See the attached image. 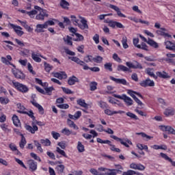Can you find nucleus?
<instances>
[{"instance_id":"55","label":"nucleus","mask_w":175,"mask_h":175,"mask_svg":"<svg viewBox=\"0 0 175 175\" xmlns=\"http://www.w3.org/2000/svg\"><path fill=\"white\" fill-rule=\"evenodd\" d=\"M113 64L111 63H106L104 65L105 69H107V70H109V72H113Z\"/></svg>"},{"instance_id":"59","label":"nucleus","mask_w":175,"mask_h":175,"mask_svg":"<svg viewBox=\"0 0 175 175\" xmlns=\"http://www.w3.org/2000/svg\"><path fill=\"white\" fill-rule=\"evenodd\" d=\"M64 42L69 44L70 46H72L73 42H72V37L67 36L66 38H64Z\"/></svg>"},{"instance_id":"29","label":"nucleus","mask_w":175,"mask_h":175,"mask_svg":"<svg viewBox=\"0 0 175 175\" xmlns=\"http://www.w3.org/2000/svg\"><path fill=\"white\" fill-rule=\"evenodd\" d=\"M156 75L157 76H158V77H160L161 79H169V77H170V76H169V75H167V73L165 71L157 72Z\"/></svg>"},{"instance_id":"18","label":"nucleus","mask_w":175,"mask_h":175,"mask_svg":"<svg viewBox=\"0 0 175 175\" xmlns=\"http://www.w3.org/2000/svg\"><path fill=\"white\" fill-rule=\"evenodd\" d=\"M28 165L32 172H35L38 169V164L33 160H29Z\"/></svg>"},{"instance_id":"56","label":"nucleus","mask_w":175,"mask_h":175,"mask_svg":"<svg viewBox=\"0 0 175 175\" xmlns=\"http://www.w3.org/2000/svg\"><path fill=\"white\" fill-rule=\"evenodd\" d=\"M55 21H57L56 19H53L52 21L51 20H49V21H47L44 23L45 25L46 26V28H48L49 25H55Z\"/></svg>"},{"instance_id":"61","label":"nucleus","mask_w":175,"mask_h":175,"mask_svg":"<svg viewBox=\"0 0 175 175\" xmlns=\"http://www.w3.org/2000/svg\"><path fill=\"white\" fill-rule=\"evenodd\" d=\"M94 62H96V64H100L102 61H103V57L100 56H96V57H93Z\"/></svg>"},{"instance_id":"7","label":"nucleus","mask_w":175,"mask_h":175,"mask_svg":"<svg viewBox=\"0 0 175 175\" xmlns=\"http://www.w3.org/2000/svg\"><path fill=\"white\" fill-rule=\"evenodd\" d=\"M105 23H107L111 28H116V27H117V28H124L123 25L120 22L106 20Z\"/></svg>"},{"instance_id":"64","label":"nucleus","mask_w":175,"mask_h":175,"mask_svg":"<svg viewBox=\"0 0 175 175\" xmlns=\"http://www.w3.org/2000/svg\"><path fill=\"white\" fill-rule=\"evenodd\" d=\"M136 173V172L133 171V170H128L127 172H123V175H133Z\"/></svg>"},{"instance_id":"33","label":"nucleus","mask_w":175,"mask_h":175,"mask_svg":"<svg viewBox=\"0 0 175 175\" xmlns=\"http://www.w3.org/2000/svg\"><path fill=\"white\" fill-rule=\"evenodd\" d=\"M67 124L70 128H73V129H76L77 131L79 129V126L75 124V122L72 121L70 119L67 120Z\"/></svg>"},{"instance_id":"9","label":"nucleus","mask_w":175,"mask_h":175,"mask_svg":"<svg viewBox=\"0 0 175 175\" xmlns=\"http://www.w3.org/2000/svg\"><path fill=\"white\" fill-rule=\"evenodd\" d=\"M10 26L14 30V32H16V35L18 36H23L24 35V31H23V27L20 26H17L13 24H10Z\"/></svg>"},{"instance_id":"14","label":"nucleus","mask_w":175,"mask_h":175,"mask_svg":"<svg viewBox=\"0 0 175 175\" xmlns=\"http://www.w3.org/2000/svg\"><path fill=\"white\" fill-rule=\"evenodd\" d=\"M165 31H166V29L162 27L160 29V30H157L156 33H157V35H160L161 36H164V38L167 39L172 38V36L167 33H165Z\"/></svg>"},{"instance_id":"6","label":"nucleus","mask_w":175,"mask_h":175,"mask_svg":"<svg viewBox=\"0 0 175 175\" xmlns=\"http://www.w3.org/2000/svg\"><path fill=\"white\" fill-rule=\"evenodd\" d=\"M126 65L129 69H143V66H142V64L139 63L137 61H134L133 63L126 62Z\"/></svg>"},{"instance_id":"45","label":"nucleus","mask_w":175,"mask_h":175,"mask_svg":"<svg viewBox=\"0 0 175 175\" xmlns=\"http://www.w3.org/2000/svg\"><path fill=\"white\" fill-rule=\"evenodd\" d=\"M62 133L66 136H70V135H72V131L69 130L68 128H64L62 130Z\"/></svg>"},{"instance_id":"32","label":"nucleus","mask_w":175,"mask_h":175,"mask_svg":"<svg viewBox=\"0 0 175 175\" xmlns=\"http://www.w3.org/2000/svg\"><path fill=\"white\" fill-rule=\"evenodd\" d=\"M147 43L148 44H149V46H151V47H154V49H158V47L159 46L157 42L151 40L150 38L148 39Z\"/></svg>"},{"instance_id":"40","label":"nucleus","mask_w":175,"mask_h":175,"mask_svg":"<svg viewBox=\"0 0 175 175\" xmlns=\"http://www.w3.org/2000/svg\"><path fill=\"white\" fill-rule=\"evenodd\" d=\"M40 143L42 146H45V147H49L51 146V141L49 139H40Z\"/></svg>"},{"instance_id":"1","label":"nucleus","mask_w":175,"mask_h":175,"mask_svg":"<svg viewBox=\"0 0 175 175\" xmlns=\"http://www.w3.org/2000/svg\"><path fill=\"white\" fill-rule=\"evenodd\" d=\"M34 9L39 12V13L36 16V20H38L39 21H43L44 20V17H49L47 10L42 9L38 5L34 6Z\"/></svg>"},{"instance_id":"49","label":"nucleus","mask_w":175,"mask_h":175,"mask_svg":"<svg viewBox=\"0 0 175 175\" xmlns=\"http://www.w3.org/2000/svg\"><path fill=\"white\" fill-rule=\"evenodd\" d=\"M77 150L79 152H84L85 151L84 145L81 142H78Z\"/></svg>"},{"instance_id":"62","label":"nucleus","mask_w":175,"mask_h":175,"mask_svg":"<svg viewBox=\"0 0 175 175\" xmlns=\"http://www.w3.org/2000/svg\"><path fill=\"white\" fill-rule=\"evenodd\" d=\"M71 21H72V23H73L74 25H79V20L77 19V18H76L75 16L74 15H72L71 16Z\"/></svg>"},{"instance_id":"2","label":"nucleus","mask_w":175,"mask_h":175,"mask_svg":"<svg viewBox=\"0 0 175 175\" xmlns=\"http://www.w3.org/2000/svg\"><path fill=\"white\" fill-rule=\"evenodd\" d=\"M12 87L17 90V91H19V92H22L23 94H27L28 91H29V89L28 87L23 83H20L18 81H12Z\"/></svg>"},{"instance_id":"28","label":"nucleus","mask_w":175,"mask_h":175,"mask_svg":"<svg viewBox=\"0 0 175 175\" xmlns=\"http://www.w3.org/2000/svg\"><path fill=\"white\" fill-rule=\"evenodd\" d=\"M105 113L107 116H113V114H122V113H124V111H111L110 109H105Z\"/></svg>"},{"instance_id":"5","label":"nucleus","mask_w":175,"mask_h":175,"mask_svg":"<svg viewBox=\"0 0 175 175\" xmlns=\"http://www.w3.org/2000/svg\"><path fill=\"white\" fill-rule=\"evenodd\" d=\"M12 72L16 79H20V80H24V79H25V75H24L21 70L17 69L16 66L12 68Z\"/></svg>"},{"instance_id":"3","label":"nucleus","mask_w":175,"mask_h":175,"mask_svg":"<svg viewBox=\"0 0 175 175\" xmlns=\"http://www.w3.org/2000/svg\"><path fill=\"white\" fill-rule=\"evenodd\" d=\"M110 137L111 139H113V140H116V142H120V143L124 146V147H126L127 148H129V145L132 146V142L129 140L128 138L126 139H121L116 135H110Z\"/></svg>"},{"instance_id":"34","label":"nucleus","mask_w":175,"mask_h":175,"mask_svg":"<svg viewBox=\"0 0 175 175\" xmlns=\"http://www.w3.org/2000/svg\"><path fill=\"white\" fill-rule=\"evenodd\" d=\"M165 47L168 50H175V44L172 43L170 41H166L165 42Z\"/></svg>"},{"instance_id":"47","label":"nucleus","mask_w":175,"mask_h":175,"mask_svg":"<svg viewBox=\"0 0 175 175\" xmlns=\"http://www.w3.org/2000/svg\"><path fill=\"white\" fill-rule=\"evenodd\" d=\"M75 36L77 38V39H74L75 42H81V40H84V36L83 35L75 33Z\"/></svg>"},{"instance_id":"50","label":"nucleus","mask_w":175,"mask_h":175,"mask_svg":"<svg viewBox=\"0 0 175 175\" xmlns=\"http://www.w3.org/2000/svg\"><path fill=\"white\" fill-rule=\"evenodd\" d=\"M55 89H54V88L53 86L49 87V88H45L44 90H45V94H46V95H51L53 91H54Z\"/></svg>"},{"instance_id":"52","label":"nucleus","mask_w":175,"mask_h":175,"mask_svg":"<svg viewBox=\"0 0 175 175\" xmlns=\"http://www.w3.org/2000/svg\"><path fill=\"white\" fill-rule=\"evenodd\" d=\"M97 86H98V83L95 81L91 82L90 84V91H95L97 88Z\"/></svg>"},{"instance_id":"37","label":"nucleus","mask_w":175,"mask_h":175,"mask_svg":"<svg viewBox=\"0 0 175 175\" xmlns=\"http://www.w3.org/2000/svg\"><path fill=\"white\" fill-rule=\"evenodd\" d=\"M166 55L167 57L165 58V61L170 63L174 62V60H173L172 58H175V54L167 53Z\"/></svg>"},{"instance_id":"26","label":"nucleus","mask_w":175,"mask_h":175,"mask_svg":"<svg viewBox=\"0 0 175 175\" xmlns=\"http://www.w3.org/2000/svg\"><path fill=\"white\" fill-rule=\"evenodd\" d=\"M69 59H71V61H73V62H76L78 65H84V62L81 61L79 57H69Z\"/></svg>"},{"instance_id":"36","label":"nucleus","mask_w":175,"mask_h":175,"mask_svg":"<svg viewBox=\"0 0 175 175\" xmlns=\"http://www.w3.org/2000/svg\"><path fill=\"white\" fill-rule=\"evenodd\" d=\"M160 155H161V158H163V159H165V161H168L169 162H171V163H172L173 166H175V163L173 162V161H172V159H170V157H169L167 156V154L161 152Z\"/></svg>"},{"instance_id":"39","label":"nucleus","mask_w":175,"mask_h":175,"mask_svg":"<svg viewBox=\"0 0 175 175\" xmlns=\"http://www.w3.org/2000/svg\"><path fill=\"white\" fill-rule=\"evenodd\" d=\"M146 73L148 75V76H150V77H152L153 79H158L157 75L154 73V70L151 68H146Z\"/></svg>"},{"instance_id":"63","label":"nucleus","mask_w":175,"mask_h":175,"mask_svg":"<svg viewBox=\"0 0 175 175\" xmlns=\"http://www.w3.org/2000/svg\"><path fill=\"white\" fill-rule=\"evenodd\" d=\"M90 173L94 175H105L104 174H102L101 172H98V170L92 168L90 170Z\"/></svg>"},{"instance_id":"16","label":"nucleus","mask_w":175,"mask_h":175,"mask_svg":"<svg viewBox=\"0 0 175 175\" xmlns=\"http://www.w3.org/2000/svg\"><path fill=\"white\" fill-rule=\"evenodd\" d=\"M161 131L168 132L169 133H171L172 135L175 134L174 129H173L170 126H161Z\"/></svg>"},{"instance_id":"24","label":"nucleus","mask_w":175,"mask_h":175,"mask_svg":"<svg viewBox=\"0 0 175 175\" xmlns=\"http://www.w3.org/2000/svg\"><path fill=\"white\" fill-rule=\"evenodd\" d=\"M12 121H13V124L15 126H21V123L20 122V119H18V116H17L16 115H13L12 116Z\"/></svg>"},{"instance_id":"8","label":"nucleus","mask_w":175,"mask_h":175,"mask_svg":"<svg viewBox=\"0 0 175 175\" xmlns=\"http://www.w3.org/2000/svg\"><path fill=\"white\" fill-rule=\"evenodd\" d=\"M141 87H154L155 85V83L154 81H151L150 79H147L145 81H142L140 82Z\"/></svg>"},{"instance_id":"22","label":"nucleus","mask_w":175,"mask_h":175,"mask_svg":"<svg viewBox=\"0 0 175 175\" xmlns=\"http://www.w3.org/2000/svg\"><path fill=\"white\" fill-rule=\"evenodd\" d=\"M76 83H79V79H77V77H76L75 76L70 77L68 80V85H75Z\"/></svg>"},{"instance_id":"41","label":"nucleus","mask_w":175,"mask_h":175,"mask_svg":"<svg viewBox=\"0 0 175 175\" xmlns=\"http://www.w3.org/2000/svg\"><path fill=\"white\" fill-rule=\"evenodd\" d=\"M56 170L59 174H62L64 173V170H65V165H59L56 166Z\"/></svg>"},{"instance_id":"20","label":"nucleus","mask_w":175,"mask_h":175,"mask_svg":"<svg viewBox=\"0 0 175 175\" xmlns=\"http://www.w3.org/2000/svg\"><path fill=\"white\" fill-rule=\"evenodd\" d=\"M174 109L169 107L165 109V111H164V115L166 116V117H169L170 116H174Z\"/></svg>"},{"instance_id":"60","label":"nucleus","mask_w":175,"mask_h":175,"mask_svg":"<svg viewBox=\"0 0 175 175\" xmlns=\"http://www.w3.org/2000/svg\"><path fill=\"white\" fill-rule=\"evenodd\" d=\"M44 69L46 72H50V70L53 69V67L51 66V65L47 64L46 62L44 63Z\"/></svg>"},{"instance_id":"54","label":"nucleus","mask_w":175,"mask_h":175,"mask_svg":"<svg viewBox=\"0 0 175 175\" xmlns=\"http://www.w3.org/2000/svg\"><path fill=\"white\" fill-rule=\"evenodd\" d=\"M10 102V100L8 98L5 97H0V103L1 105H8Z\"/></svg>"},{"instance_id":"51","label":"nucleus","mask_w":175,"mask_h":175,"mask_svg":"<svg viewBox=\"0 0 175 175\" xmlns=\"http://www.w3.org/2000/svg\"><path fill=\"white\" fill-rule=\"evenodd\" d=\"M1 62H3V64H5V65H11V66H13V68H15L14 64H12L10 62H9V60H8V59H6V57H1Z\"/></svg>"},{"instance_id":"15","label":"nucleus","mask_w":175,"mask_h":175,"mask_svg":"<svg viewBox=\"0 0 175 175\" xmlns=\"http://www.w3.org/2000/svg\"><path fill=\"white\" fill-rule=\"evenodd\" d=\"M53 77H56L57 79H59V80H62V79H67L68 75H66V72H53Z\"/></svg>"},{"instance_id":"43","label":"nucleus","mask_w":175,"mask_h":175,"mask_svg":"<svg viewBox=\"0 0 175 175\" xmlns=\"http://www.w3.org/2000/svg\"><path fill=\"white\" fill-rule=\"evenodd\" d=\"M27 14L29 16L30 18H34L35 16L38 14V10L35 9L30 12H27Z\"/></svg>"},{"instance_id":"19","label":"nucleus","mask_w":175,"mask_h":175,"mask_svg":"<svg viewBox=\"0 0 175 175\" xmlns=\"http://www.w3.org/2000/svg\"><path fill=\"white\" fill-rule=\"evenodd\" d=\"M25 129L33 134H34L36 131H38V126L36 125H33V126H31L29 125H26Z\"/></svg>"},{"instance_id":"23","label":"nucleus","mask_w":175,"mask_h":175,"mask_svg":"<svg viewBox=\"0 0 175 175\" xmlns=\"http://www.w3.org/2000/svg\"><path fill=\"white\" fill-rule=\"evenodd\" d=\"M77 105L81 106V107H84L85 109H88V104L85 103V100L79 98L77 100Z\"/></svg>"},{"instance_id":"31","label":"nucleus","mask_w":175,"mask_h":175,"mask_svg":"<svg viewBox=\"0 0 175 175\" xmlns=\"http://www.w3.org/2000/svg\"><path fill=\"white\" fill-rule=\"evenodd\" d=\"M19 113H22L23 114H27V116H29V117H30V118L33 120V121H35L36 120V118L33 116V111H32V110H30L29 111H19Z\"/></svg>"},{"instance_id":"53","label":"nucleus","mask_w":175,"mask_h":175,"mask_svg":"<svg viewBox=\"0 0 175 175\" xmlns=\"http://www.w3.org/2000/svg\"><path fill=\"white\" fill-rule=\"evenodd\" d=\"M34 145L37 148V150L38 151H40V152H43V149L42 148V145L40 144V143H39V142L35 140L34 141Z\"/></svg>"},{"instance_id":"25","label":"nucleus","mask_w":175,"mask_h":175,"mask_svg":"<svg viewBox=\"0 0 175 175\" xmlns=\"http://www.w3.org/2000/svg\"><path fill=\"white\" fill-rule=\"evenodd\" d=\"M127 93L129 94V95H130V96H131V98H133V99L136 97L135 95L143 99V96L139 92H136L132 90H128Z\"/></svg>"},{"instance_id":"44","label":"nucleus","mask_w":175,"mask_h":175,"mask_svg":"<svg viewBox=\"0 0 175 175\" xmlns=\"http://www.w3.org/2000/svg\"><path fill=\"white\" fill-rule=\"evenodd\" d=\"M136 135L142 136V137H144L146 140H151V139H152V137L148 135L145 133H137Z\"/></svg>"},{"instance_id":"48","label":"nucleus","mask_w":175,"mask_h":175,"mask_svg":"<svg viewBox=\"0 0 175 175\" xmlns=\"http://www.w3.org/2000/svg\"><path fill=\"white\" fill-rule=\"evenodd\" d=\"M96 142L100 144H110V143H111L110 140H103L99 137L96 138Z\"/></svg>"},{"instance_id":"11","label":"nucleus","mask_w":175,"mask_h":175,"mask_svg":"<svg viewBox=\"0 0 175 175\" xmlns=\"http://www.w3.org/2000/svg\"><path fill=\"white\" fill-rule=\"evenodd\" d=\"M109 8H110V9H113V10H115V12H117V14L119 17H123L124 18L126 17L125 14L121 13V10H120V8H118L117 5L109 4Z\"/></svg>"},{"instance_id":"35","label":"nucleus","mask_w":175,"mask_h":175,"mask_svg":"<svg viewBox=\"0 0 175 175\" xmlns=\"http://www.w3.org/2000/svg\"><path fill=\"white\" fill-rule=\"evenodd\" d=\"M59 4L62 9H69V3L66 0H60Z\"/></svg>"},{"instance_id":"46","label":"nucleus","mask_w":175,"mask_h":175,"mask_svg":"<svg viewBox=\"0 0 175 175\" xmlns=\"http://www.w3.org/2000/svg\"><path fill=\"white\" fill-rule=\"evenodd\" d=\"M56 151L57 152H58V154H59L60 155H62V157H64L65 158H68V155L66 154L65 151L59 148V147L56 148Z\"/></svg>"},{"instance_id":"13","label":"nucleus","mask_w":175,"mask_h":175,"mask_svg":"<svg viewBox=\"0 0 175 175\" xmlns=\"http://www.w3.org/2000/svg\"><path fill=\"white\" fill-rule=\"evenodd\" d=\"M81 18V24H78V27L79 28H80V29L84 30V29H88V24L87 23V20H85V18H84L83 17H80Z\"/></svg>"},{"instance_id":"57","label":"nucleus","mask_w":175,"mask_h":175,"mask_svg":"<svg viewBox=\"0 0 175 175\" xmlns=\"http://www.w3.org/2000/svg\"><path fill=\"white\" fill-rule=\"evenodd\" d=\"M83 61L87 63L92 62V61H94V57H92V55H87L84 57Z\"/></svg>"},{"instance_id":"30","label":"nucleus","mask_w":175,"mask_h":175,"mask_svg":"<svg viewBox=\"0 0 175 175\" xmlns=\"http://www.w3.org/2000/svg\"><path fill=\"white\" fill-rule=\"evenodd\" d=\"M118 72H129V68L122 65L120 64L117 67Z\"/></svg>"},{"instance_id":"58","label":"nucleus","mask_w":175,"mask_h":175,"mask_svg":"<svg viewBox=\"0 0 175 175\" xmlns=\"http://www.w3.org/2000/svg\"><path fill=\"white\" fill-rule=\"evenodd\" d=\"M126 116H127V117H130V118H132L133 120H139V118H137V116H136L135 113L131 112H127L126 113Z\"/></svg>"},{"instance_id":"38","label":"nucleus","mask_w":175,"mask_h":175,"mask_svg":"<svg viewBox=\"0 0 175 175\" xmlns=\"http://www.w3.org/2000/svg\"><path fill=\"white\" fill-rule=\"evenodd\" d=\"M21 142L19 144V146L21 147V148H24V147H25V145L27 144V140L25 139V137H24V135L23 134H21Z\"/></svg>"},{"instance_id":"21","label":"nucleus","mask_w":175,"mask_h":175,"mask_svg":"<svg viewBox=\"0 0 175 175\" xmlns=\"http://www.w3.org/2000/svg\"><path fill=\"white\" fill-rule=\"evenodd\" d=\"M47 29L45 23L44 24H38L36 25V29H35V32H38V33H40V32H44V31H43V29Z\"/></svg>"},{"instance_id":"42","label":"nucleus","mask_w":175,"mask_h":175,"mask_svg":"<svg viewBox=\"0 0 175 175\" xmlns=\"http://www.w3.org/2000/svg\"><path fill=\"white\" fill-rule=\"evenodd\" d=\"M128 39L126 38V36H124L122 38V44L124 49H126L129 47V45H128Z\"/></svg>"},{"instance_id":"27","label":"nucleus","mask_w":175,"mask_h":175,"mask_svg":"<svg viewBox=\"0 0 175 175\" xmlns=\"http://www.w3.org/2000/svg\"><path fill=\"white\" fill-rule=\"evenodd\" d=\"M69 59H71V61H73V62H76L78 65H84V62L81 61L79 57H69Z\"/></svg>"},{"instance_id":"17","label":"nucleus","mask_w":175,"mask_h":175,"mask_svg":"<svg viewBox=\"0 0 175 175\" xmlns=\"http://www.w3.org/2000/svg\"><path fill=\"white\" fill-rule=\"evenodd\" d=\"M40 57H41V58H44V59H46V58H44L40 54H36L34 52L31 53V58L35 61V62H42V59H40Z\"/></svg>"},{"instance_id":"10","label":"nucleus","mask_w":175,"mask_h":175,"mask_svg":"<svg viewBox=\"0 0 175 175\" xmlns=\"http://www.w3.org/2000/svg\"><path fill=\"white\" fill-rule=\"evenodd\" d=\"M30 102L33 105V106H34L35 107L38 109V112L40 114H41V115L44 114V109H43V107H42V105H40V104L36 102V100H35L34 99H33Z\"/></svg>"},{"instance_id":"4","label":"nucleus","mask_w":175,"mask_h":175,"mask_svg":"<svg viewBox=\"0 0 175 175\" xmlns=\"http://www.w3.org/2000/svg\"><path fill=\"white\" fill-rule=\"evenodd\" d=\"M113 96L114 98L124 100L127 106H132V105H133V100H132L131 97L126 96V94H122V96L118 94H113Z\"/></svg>"},{"instance_id":"12","label":"nucleus","mask_w":175,"mask_h":175,"mask_svg":"<svg viewBox=\"0 0 175 175\" xmlns=\"http://www.w3.org/2000/svg\"><path fill=\"white\" fill-rule=\"evenodd\" d=\"M110 80L116 83V84H122V85H127L128 82L125 80V79H117L114 78V77H109Z\"/></svg>"}]
</instances>
